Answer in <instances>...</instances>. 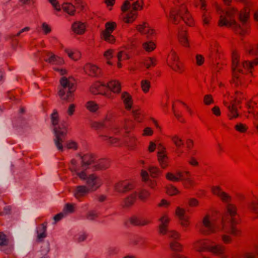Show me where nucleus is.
I'll list each match as a JSON object with an SVG mask.
<instances>
[{"instance_id":"obj_55","label":"nucleus","mask_w":258,"mask_h":258,"mask_svg":"<svg viewBox=\"0 0 258 258\" xmlns=\"http://www.w3.org/2000/svg\"><path fill=\"white\" fill-rule=\"evenodd\" d=\"M63 211L64 214L73 213L75 211L74 205L71 203H67L64 205Z\"/></svg>"},{"instance_id":"obj_28","label":"nucleus","mask_w":258,"mask_h":258,"mask_svg":"<svg viewBox=\"0 0 258 258\" xmlns=\"http://www.w3.org/2000/svg\"><path fill=\"white\" fill-rule=\"evenodd\" d=\"M47 55L49 56L47 59L45 60V61L51 63L53 64H56L58 63H63L64 62L63 60L61 57L55 55L52 52H48Z\"/></svg>"},{"instance_id":"obj_13","label":"nucleus","mask_w":258,"mask_h":258,"mask_svg":"<svg viewBox=\"0 0 258 258\" xmlns=\"http://www.w3.org/2000/svg\"><path fill=\"white\" fill-rule=\"evenodd\" d=\"M210 243V239H199L194 242L193 246L197 251H208Z\"/></svg>"},{"instance_id":"obj_11","label":"nucleus","mask_w":258,"mask_h":258,"mask_svg":"<svg viewBox=\"0 0 258 258\" xmlns=\"http://www.w3.org/2000/svg\"><path fill=\"white\" fill-rule=\"evenodd\" d=\"M114 188L116 191L124 194L133 189L134 185L127 180H122L115 183Z\"/></svg>"},{"instance_id":"obj_22","label":"nucleus","mask_w":258,"mask_h":258,"mask_svg":"<svg viewBox=\"0 0 258 258\" xmlns=\"http://www.w3.org/2000/svg\"><path fill=\"white\" fill-rule=\"evenodd\" d=\"M72 29L75 33L82 35L85 32L86 25L81 22H75L72 25Z\"/></svg>"},{"instance_id":"obj_58","label":"nucleus","mask_w":258,"mask_h":258,"mask_svg":"<svg viewBox=\"0 0 258 258\" xmlns=\"http://www.w3.org/2000/svg\"><path fill=\"white\" fill-rule=\"evenodd\" d=\"M126 142L128 146L131 148H133L137 146V140L135 137L132 136L127 139V140L126 141Z\"/></svg>"},{"instance_id":"obj_37","label":"nucleus","mask_w":258,"mask_h":258,"mask_svg":"<svg viewBox=\"0 0 258 258\" xmlns=\"http://www.w3.org/2000/svg\"><path fill=\"white\" fill-rule=\"evenodd\" d=\"M138 12L132 10L128 13L125 17L123 19V21L125 23H133L137 18Z\"/></svg>"},{"instance_id":"obj_29","label":"nucleus","mask_w":258,"mask_h":258,"mask_svg":"<svg viewBox=\"0 0 258 258\" xmlns=\"http://www.w3.org/2000/svg\"><path fill=\"white\" fill-rule=\"evenodd\" d=\"M250 9L248 7H244L240 11L239 16V21L244 24L246 23L249 18Z\"/></svg>"},{"instance_id":"obj_12","label":"nucleus","mask_w":258,"mask_h":258,"mask_svg":"<svg viewBox=\"0 0 258 258\" xmlns=\"http://www.w3.org/2000/svg\"><path fill=\"white\" fill-rule=\"evenodd\" d=\"M225 247L220 244H217L215 242L211 240L208 252L216 256H220L225 253Z\"/></svg>"},{"instance_id":"obj_59","label":"nucleus","mask_w":258,"mask_h":258,"mask_svg":"<svg viewBox=\"0 0 258 258\" xmlns=\"http://www.w3.org/2000/svg\"><path fill=\"white\" fill-rule=\"evenodd\" d=\"M149 27V25L147 23H144L143 24L139 25L137 26V29L139 32L142 34H145Z\"/></svg>"},{"instance_id":"obj_16","label":"nucleus","mask_w":258,"mask_h":258,"mask_svg":"<svg viewBox=\"0 0 258 258\" xmlns=\"http://www.w3.org/2000/svg\"><path fill=\"white\" fill-rule=\"evenodd\" d=\"M159 221L161 224L159 226V232L160 234L165 235L168 232L170 218L167 215H165L159 219Z\"/></svg>"},{"instance_id":"obj_34","label":"nucleus","mask_w":258,"mask_h":258,"mask_svg":"<svg viewBox=\"0 0 258 258\" xmlns=\"http://www.w3.org/2000/svg\"><path fill=\"white\" fill-rule=\"evenodd\" d=\"M170 138L174 145L177 147V149L175 150L176 153L179 154V155L181 154L182 152H180L179 148L182 147L183 145V141L177 135L172 136Z\"/></svg>"},{"instance_id":"obj_30","label":"nucleus","mask_w":258,"mask_h":258,"mask_svg":"<svg viewBox=\"0 0 258 258\" xmlns=\"http://www.w3.org/2000/svg\"><path fill=\"white\" fill-rule=\"evenodd\" d=\"M179 41L180 44L184 47H188L189 46L188 40V35L186 31H181L178 34Z\"/></svg>"},{"instance_id":"obj_63","label":"nucleus","mask_w":258,"mask_h":258,"mask_svg":"<svg viewBox=\"0 0 258 258\" xmlns=\"http://www.w3.org/2000/svg\"><path fill=\"white\" fill-rule=\"evenodd\" d=\"M167 234L169 238L174 239H179L180 237V233L175 230L170 231Z\"/></svg>"},{"instance_id":"obj_54","label":"nucleus","mask_w":258,"mask_h":258,"mask_svg":"<svg viewBox=\"0 0 258 258\" xmlns=\"http://www.w3.org/2000/svg\"><path fill=\"white\" fill-rule=\"evenodd\" d=\"M141 87L144 92L146 93L148 92L151 87L150 82L147 80L142 81Z\"/></svg>"},{"instance_id":"obj_48","label":"nucleus","mask_w":258,"mask_h":258,"mask_svg":"<svg viewBox=\"0 0 258 258\" xmlns=\"http://www.w3.org/2000/svg\"><path fill=\"white\" fill-rule=\"evenodd\" d=\"M132 114L134 117V119L137 121L140 122H142L144 119V116L141 113L140 109L133 110L132 111Z\"/></svg>"},{"instance_id":"obj_47","label":"nucleus","mask_w":258,"mask_h":258,"mask_svg":"<svg viewBox=\"0 0 258 258\" xmlns=\"http://www.w3.org/2000/svg\"><path fill=\"white\" fill-rule=\"evenodd\" d=\"M99 137L103 138V140L106 141L109 145H117L119 142V140L116 138L108 137L103 135H100Z\"/></svg>"},{"instance_id":"obj_36","label":"nucleus","mask_w":258,"mask_h":258,"mask_svg":"<svg viewBox=\"0 0 258 258\" xmlns=\"http://www.w3.org/2000/svg\"><path fill=\"white\" fill-rule=\"evenodd\" d=\"M110 166L109 161L106 159H100L94 166L96 170H104L108 168Z\"/></svg>"},{"instance_id":"obj_26","label":"nucleus","mask_w":258,"mask_h":258,"mask_svg":"<svg viewBox=\"0 0 258 258\" xmlns=\"http://www.w3.org/2000/svg\"><path fill=\"white\" fill-rule=\"evenodd\" d=\"M225 207L226 213L231 217V222H234V217L237 214V208L235 205L230 203H227Z\"/></svg>"},{"instance_id":"obj_10","label":"nucleus","mask_w":258,"mask_h":258,"mask_svg":"<svg viewBox=\"0 0 258 258\" xmlns=\"http://www.w3.org/2000/svg\"><path fill=\"white\" fill-rule=\"evenodd\" d=\"M87 186L91 191L97 190L102 184L100 178L95 174L89 175L86 179Z\"/></svg>"},{"instance_id":"obj_15","label":"nucleus","mask_w":258,"mask_h":258,"mask_svg":"<svg viewBox=\"0 0 258 258\" xmlns=\"http://www.w3.org/2000/svg\"><path fill=\"white\" fill-rule=\"evenodd\" d=\"M183 12L180 11V8L172 9L170 12L169 20L175 24H178L182 20Z\"/></svg>"},{"instance_id":"obj_61","label":"nucleus","mask_w":258,"mask_h":258,"mask_svg":"<svg viewBox=\"0 0 258 258\" xmlns=\"http://www.w3.org/2000/svg\"><path fill=\"white\" fill-rule=\"evenodd\" d=\"M202 20L204 25H208L211 21L210 14L206 11L204 12L202 16Z\"/></svg>"},{"instance_id":"obj_64","label":"nucleus","mask_w":258,"mask_h":258,"mask_svg":"<svg viewBox=\"0 0 258 258\" xmlns=\"http://www.w3.org/2000/svg\"><path fill=\"white\" fill-rule=\"evenodd\" d=\"M204 103L206 105H209L214 103L213 97L211 94L205 95L204 97Z\"/></svg>"},{"instance_id":"obj_62","label":"nucleus","mask_w":258,"mask_h":258,"mask_svg":"<svg viewBox=\"0 0 258 258\" xmlns=\"http://www.w3.org/2000/svg\"><path fill=\"white\" fill-rule=\"evenodd\" d=\"M166 178L172 182H178L177 177L176 176V173L175 174L172 172H167L166 174Z\"/></svg>"},{"instance_id":"obj_52","label":"nucleus","mask_w":258,"mask_h":258,"mask_svg":"<svg viewBox=\"0 0 258 258\" xmlns=\"http://www.w3.org/2000/svg\"><path fill=\"white\" fill-rule=\"evenodd\" d=\"M65 52L67 53L69 57L75 60H78L81 57V54L79 52H75L69 49H66Z\"/></svg>"},{"instance_id":"obj_51","label":"nucleus","mask_w":258,"mask_h":258,"mask_svg":"<svg viewBox=\"0 0 258 258\" xmlns=\"http://www.w3.org/2000/svg\"><path fill=\"white\" fill-rule=\"evenodd\" d=\"M144 2L143 0H137L132 4V10L137 12L143 9Z\"/></svg>"},{"instance_id":"obj_45","label":"nucleus","mask_w":258,"mask_h":258,"mask_svg":"<svg viewBox=\"0 0 258 258\" xmlns=\"http://www.w3.org/2000/svg\"><path fill=\"white\" fill-rule=\"evenodd\" d=\"M51 121L52 125L55 126L58 124L59 121V116L57 111L54 109L50 116Z\"/></svg>"},{"instance_id":"obj_3","label":"nucleus","mask_w":258,"mask_h":258,"mask_svg":"<svg viewBox=\"0 0 258 258\" xmlns=\"http://www.w3.org/2000/svg\"><path fill=\"white\" fill-rule=\"evenodd\" d=\"M68 124L64 121L54 126L53 132L55 137L54 143L57 149L61 152L63 151L62 143L68 134Z\"/></svg>"},{"instance_id":"obj_38","label":"nucleus","mask_w":258,"mask_h":258,"mask_svg":"<svg viewBox=\"0 0 258 258\" xmlns=\"http://www.w3.org/2000/svg\"><path fill=\"white\" fill-rule=\"evenodd\" d=\"M234 128L240 134H245L247 132L248 127L246 124L238 122L234 125Z\"/></svg>"},{"instance_id":"obj_50","label":"nucleus","mask_w":258,"mask_h":258,"mask_svg":"<svg viewBox=\"0 0 258 258\" xmlns=\"http://www.w3.org/2000/svg\"><path fill=\"white\" fill-rule=\"evenodd\" d=\"M167 194L171 196L177 195L179 191L177 188L172 184H169L166 187Z\"/></svg>"},{"instance_id":"obj_35","label":"nucleus","mask_w":258,"mask_h":258,"mask_svg":"<svg viewBox=\"0 0 258 258\" xmlns=\"http://www.w3.org/2000/svg\"><path fill=\"white\" fill-rule=\"evenodd\" d=\"M229 113L228 116L230 119L236 118L238 117L239 114L237 112V108L234 103H231V105L228 106Z\"/></svg>"},{"instance_id":"obj_14","label":"nucleus","mask_w":258,"mask_h":258,"mask_svg":"<svg viewBox=\"0 0 258 258\" xmlns=\"http://www.w3.org/2000/svg\"><path fill=\"white\" fill-rule=\"evenodd\" d=\"M249 71L242 70V71L232 72V82L235 84L236 86H239L245 83L244 74H247Z\"/></svg>"},{"instance_id":"obj_27","label":"nucleus","mask_w":258,"mask_h":258,"mask_svg":"<svg viewBox=\"0 0 258 258\" xmlns=\"http://www.w3.org/2000/svg\"><path fill=\"white\" fill-rule=\"evenodd\" d=\"M137 194L133 193L124 199L121 206L123 208H129L132 206L135 203Z\"/></svg>"},{"instance_id":"obj_32","label":"nucleus","mask_w":258,"mask_h":258,"mask_svg":"<svg viewBox=\"0 0 258 258\" xmlns=\"http://www.w3.org/2000/svg\"><path fill=\"white\" fill-rule=\"evenodd\" d=\"M62 9L64 12L71 16H74L76 13V8L71 3H64L62 5Z\"/></svg>"},{"instance_id":"obj_1","label":"nucleus","mask_w":258,"mask_h":258,"mask_svg":"<svg viewBox=\"0 0 258 258\" xmlns=\"http://www.w3.org/2000/svg\"><path fill=\"white\" fill-rule=\"evenodd\" d=\"M72 78L62 77L60 79L61 88L58 92L60 98L67 102H71L74 100V92L76 89V85L71 81Z\"/></svg>"},{"instance_id":"obj_18","label":"nucleus","mask_w":258,"mask_h":258,"mask_svg":"<svg viewBox=\"0 0 258 258\" xmlns=\"http://www.w3.org/2000/svg\"><path fill=\"white\" fill-rule=\"evenodd\" d=\"M85 73L91 77H97L101 73V70L96 66L87 63L84 68Z\"/></svg>"},{"instance_id":"obj_40","label":"nucleus","mask_w":258,"mask_h":258,"mask_svg":"<svg viewBox=\"0 0 258 258\" xmlns=\"http://www.w3.org/2000/svg\"><path fill=\"white\" fill-rule=\"evenodd\" d=\"M202 223L204 227L209 230L210 233H211L215 232V230L212 229V225L211 222L210 221L209 215H207L204 217Z\"/></svg>"},{"instance_id":"obj_49","label":"nucleus","mask_w":258,"mask_h":258,"mask_svg":"<svg viewBox=\"0 0 258 258\" xmlns=\"http://www.w3.org/2000/svg\"><path fill=\"white\" fill-rule=\"evenodd\" d=\"M170 247L173 251H181L183 249V246L179 242L177 241L171 242L170 243Z\"/></svg>"},{"instance_id":"obj_19","label":"nucleus","mask_w":258,"mask_h":258,"mask_svg":"<svg viewBox=\"0 0 258 258\" xmlns=\"http://www.w3.org/2000/svg\"><path fill=\"white\" fill-rule=\"evenodd\" d=\"M121 99L124 104V108L126 110H130L133 105L132 96L127 92L124 91L121 93Z\"/></svg>"},{"instance_id":"obj_4","label":"nucleus","mask_w":258,"mask_h":258,"mask_svg":"<svg viewBox=\"0 0 258 258\" xmlns=\"http://www.w3.org/2000/svg\"><path fill=\"white\" fill-rule=\"evenodd\" d=\"M237 10L234 8H228L225 12V15H221L218 21V26L220 27L226 26L227 27L233 26L235 28H240L239 25L237 24L235 20L234 17Z\"/></svg>"},{"instance_id":"obj_42","label":"nucleus","mask_w":258,"mask_h":258,"mask_svg":"<svg viewBox=\"0 0 258 258\" xmlns=\"http://www.w3.org/2000/svg\"><path fill=\"white\" fill-rule=\"evenodd\" d=\"M143 47L146 51L151 52L156 48V45L153 41H149L144 43Z\"/></svg>"},{"instance_id":"obj_8","label":"nucleus","mask_w":258,"mask_h":258,"mask_svg":"<svg viewBox=\"0 0 258 258\" xmlns=\"http://www.w3.org/2000/svg\"><path fill=\"white\" fill-rule=\"evenodd\" d=\"M185 210L183 208L177 207L175 210V215L180 221V224L182 227L183 231L186 232L190 225L189 217L185 216Z\"/></svg>"},{"instance_id":"obj_56","label":"nucleus","mask_w":258,"mask_h":258,"mask_svg":"<svg viewBox=\"0 0 258 258\" xmlns=\"http://www.w3.org/2000/svg\"><path fill=\"white\" fill-rule=\"evenodd\" d=\"M9 243V239L7 235L3 232H0V245L7 246Z\"/></svg>"},{"instance_id":"obj_31","label":"nucleus","mask_w":258,"mask_h":258,"mask_svg":"<svg viewBox=\"0 0 258 258\" xmlns=\"http://www.w3.org/2000/svg\"><path fill=\"white\" fill-rule=\"evenodd\" d=\"M150 176L153 178H158L162 175V171L161 169L155 166H151L148 168Z\"/></svg>"},{"instance_id":"obj_53","label":"nucleus","mask_w":258,"mask_h":258,"mask_svg":"<svg viewBox=\"0 0 258 258\" xmlns=\"http://www.w3.org/2000/svg\"><path fill=\"white\" fill-rule=\"evenodd\" d=\"M101 86H105V85L102 84L100 82H96L90 87V90L94 94H98L99 88Z\"/></svg>"},{"instance_id":"obj_46","label":"nucleus","mask_w":258,"mask_h":258,"mask_svg":"<svg viewBox=\"0 0 258 258\" xmlns=\"http://www.w3.org/2000/svg\"><path fill=\"white\" fill-rule=\"evenodd\" d=\"M176 173V176L178 178V181L186 180L189 177V172L188 171H177Z\"/></svg>"},{"instance_id":"obj_21","label":"nucleus","mask_w":258,"mask_h":258,"mask_svg":"<svg viewBox=\"0 0 258 258\" xmlns=\"http://www.w3.org/2000/svg\"><path fill=\"white\" fill-rule=\"evenodd\" d=\"M91 191L85 185H79L76 186L74 192V196L77 199H80L86 196Z\"/></svg>"},{"instance_id":"obj_39","label":"nucleus","mask_w":258,"mask_h":258,"mask_svg":"<svg viewBox=\"0 0 258 258\" xmlns=\"http://www.w3.org/2000/svg\"><path fill=\"white\" fill-rule=\"evenodd\" d=\"M151 193L146 189L141 190L138 195L139 199L143 202H146L150 198Z\"/></svg>"},{"instance_id":"obj_25","label":"nucleus","mask_w":258,"mask_h":258,"mask_svg":"<svg viewBox=\"0 0 258 258\" xmlns=\"http://www.w3.org/2000/svg\"><path fill=\"white\" fill-rule=\"evenodd\" d=\"M130 223L134 226H145L150 224L152 221L149 219L139 218L136 216H133L130 218Z\"/></svg>"},{"instance_id":"obj_17","label":"nucleus","mask_w":258,"mask_h":258,"mask_svg":"<svg viewBox=\"0 0 258 258\" xmlns=\"http://www.w3.org/2000/svg\"><path fill=\"white\" fill-rule=\"evenodd\" d=\"M180 11L183 12L182 20L189 26L194 25V20L189 13L187 7L185 5L182 4L180 6Z\"/></svg>"},{"instance_id":"obj_44","label":"nucleus","mask_w":258,"mask_h":258,"mask_svg":"<svg viewBox=\"0 0 258 258\" xmlns=\"http://www.w3.org/2000/svg\"><path fill=\"white\" fill-rule=\"evenodd\" d=\"M86 107L92 112H95L99 108L98 105L94 101H90L86 103Z\"/></svg>"},{"instance_id":"obj_6","label":"nucleus","mask_w":258,"mask_h":258,"mask_svg":"<svg viewBox=\"0 0 258 258\" xmlns=\"http://www.w3.org/2000/svg\"><path fill=\"white\" fill-rule=\"evenodd\" d=\"M167 62L174 71L181 74L184 71L183 64L179 61V57L174 51H171L167 58Z\"/></svg>"},{"instance_id":"obj_7","label":"nucleus","mask_w":258,"mask_h":258,"mask_svg":"<svg viewBox=\"0 0 258 258\" xmlns=\"http://www.w3.org/2000/svg\"><path fill=\"white\" fill-rule=\"evenodd\" d=\"M159 151L157 153V161L162 169H166L169 166V158L167 155L166 148L162 144H159Z\"/></svg>"},{"instance_id":"obj_23","label":"nucleus","mask_w":258,"mask_h":258,"mask_svg":"<svg viewBox=\"0 0 258 258\" xmlns=\"http://www.w3.org/2000/svg\"><path fill=\"white\" fill-rule=\"evenodd\" d=\"M244 49L246 54L248 55H258V43H246L244 45Z\"/></svg>"},{"instance_id":"obj_33","label":"nucleus","mask_w":258,"mask_h":258,"mask_svg":"<svg viewBox=\"0 0 258 258\" xmlns=\"http://www.w3.org/2000/svg\"><path fill=\"white\" fill-rule=\"evenodd\" d=\"M82 166H88L93 163L95 160V157L91 154H86L81 157Z\"/></svg>"},{"instance_id":"obj_43","label":"nucleus","mask_w":258,"mask_h":258,"mask_svg":"<svg viewBox=\"0 0 258 258\" xmlns=\"http://www.w3.org/2000/svg\"><path fill=\"white\" fill-rule=\"evenodd\" d=\"M248 210L257 215L258 217V200L252 201L248 205Z\"/></svg>"},{"instance_id":"obj_5","label":"nucleus","mask_w":258,"mask_h":258,"mask_svg":"<svg viewBox=\"0 0 258 258\" xmlns=\"http://www.w3.org/2000/svg\"><path fill=\"white\" fill-rule=\"evenodd\" d=\"M117 27V24L115 22H107L105 24V29L100 34L102 40L107 43L113 44L115 42V37L112 35V32Z\"/></svg>"},{"instance_id":"obj_9","label":"nucleus","mask_w":258,"mask_h":258,"mask_svg":"<svg viewBox=\"0 0 258 258\" xmlns=\"http://www.w3.org/2000/svg\"><path fill=\"white\" fill-rule=\"evenodd\" d=\"M211 192L213 195L217 197L223 203H230L231 197L224 191L219 186H213L211 188Z\"/></svg>"},{"instance_id":"obj_2","label":"nucleus","mask_w":258,"mask_h":258,"mask_svg":"<svg viewBox=\"0 0 258 258\" xmlns=\"http://www.w3.org/2000/svg\"><path fill=\"white\" fill-rule=\"evenodd\" d=\"M239 56L237 51H234L232 54V72H240L242 70L249 71L252 73V69L254 66L258 65V57L251 61H244L241 64L239 62Z\"/></svg>"},{"instance_id":"obj_41","label":"nucleus","mask_w":258,"mask_h":258,"mask_svg":"<svg viewBox=\"0 0 258 258\" xmlns=\"http://www.w3.org/2000/svg\"><path fill=\"white\" fill-rule=\"evenodd\" d=\"M144 64L147 69L153 68L157 64V60L154 57H148L144 60Z\"/></svg>"},{"instance_id":"obj_24","label":"nucleus","mask_w":258,"mask_h":258,"mask_svg":"<svg viewBox=\"0 0 258 258\" xmlns=\"http://www.w3.org/2000/svg\"><path fill=\"white\" fill-rule=\"evenodd\" d=\"M106 86L111 91L114 93L119 94L121 92V84L117 80H112L107 83Z\"/></svg>"},{"instance_id":"obj_57","label":"nucleus","mask_w":258,"mask_h":258,"mask_svg":"<svg viewBox=\"0 0 258 258\" xmlns=\"http://www.w3.org/2000/svg\"><path fill=\"white\" fill-rule=\"evenodd\" d=\"M118 60H128L130 58L129 55L123 51H120L117 55Z\"/></svg>"},{"instance_id":"obj_20","label":"nucleus","mask_w":258,"mask_h":258,"mask_svg":"<svg viewBox=\"0 0 258 258\" xmlns=\"http://www.w3.org/2000/svg\"><path fill=\"white\" fill-rule=\"evenodd\" d=\"M47 223L45 222L40 224L37 228V241L39 242L43 241V239L47 236L46 229Z\"/></svg>"},{"instance_id":"obj_60","label":"nucleus","mask_w":258,"mask_h":258,"mask_svg":"<svg viewBox=\"0 0 258 258\" xmlns=\"http://www.w3.org/2000/svg\"><path fill=\"white\" fill-rule=\"evenodd\" d=\"M235 221L233 223L231 222V226L230 228V233L234 236H238L241 235V231L238 229L234 225Z\"/></svg>"}]
</instances>
